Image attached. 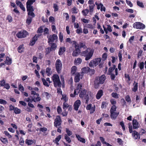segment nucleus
Listing matches in <instances>:
<instances>
[{"instance_id":"obj_48","label":"nucleus","mask_w":146,"mask_h":146,"mask_svg":"<svg viewBox=\"0 0 146 146\" xmlns=\"http://www.w3.org/2000/svg\"><path fill=\"white\" fill-rule=\"evenodd\" d=\"M108 56L107 54L106 53H104L102 55V58L103 61L105 60L107 58Z\"/></svg>"},{"instance_id":"obj_50","label":"nucleus","mask_w":146,"mask_h":146,"mask_svg":"<svg viewBox=\"0 0 146 146\" xmlns=\"http://www.w3.org/2000/svg\"><path fill=\"white\" fill-rule=\"evenodd\" d=\"M75 41V40L72 41L70 38H67L66 40V42H68L70 44L72 43L73 45H74V44L73 41Z\"/></svg>"},{"instance_id":"obj_49","label":"nucleus","mask_w":146,"mask_h":146,"mask_svg":"<svg viewBox=\"0 0 146 146\" xmlns=\"http://www.w3.org/2000/svg\"><path fill=\"white\" fill-rule=\"evenodd\" d=\"M57 111L58 113L60 114H61L62 112V110L61 107H60V106H58L57 107Z\"/></svg>"},{"instance_id":"obj_38","label":"nucleus","mask_w":146,"mask_h":146,"mask_svg":"<svg viewBox=\"0 0 146 146\" xmlns=\"http://www.w3.org/2000/svg\"><path fill=\"white\" fill-rule=\"evenodd\" d=\"M23 50V45H22L19 46L18 48V51L19 53L22 52Z\"/></svg>"},{"instance_id":"obj_59","label":"nucleus","mask_w":146,"mask_h":146,"mask_svg":"<svg viewBox=\"0 0 146 146\" xmlns=\"http://www.w3.org/2000/svg\"><path fill=\"white\" fill-rule=\"evenodd\" d=\"M110 102L111 104L113 105H115L116 102L115 99H111L110 100Z\"/></svg>"},{"instance_id":"obj_4","label":"nucleus","mask_w":146,"mask_h":146,"mask_svg":"<svg viewBox=\"0 0 146 146\" xmlns=\"http://www.w3.org/2000/svg\"><path fill=\"white\" fill-rule=\"evenodd\" d=\"M52 79L55 87H60L61 86V82L58 75L56 74H54L53 75Z\"/></svg>"},{"instance_id":"obj_44","label":"nucleus","mask_w":146,"mask_h":146,"mask_svg":"<svg viewBox=\"0 0 146 146\" xmlns=\"http://www.w3.org/2000/svg\"><path fill=\"white\" fill-rule=\"evenodd\" d=\"M19 89L22 93L23 92L24 88L23 86L21 84H19Z\"/></svg>"},{"instance_id":"obj_56","label":"nucleus","mask_w":146,"mask_h":146,"mask_svg":"<svg viewBox=\"0 0 146 146\" xmlns=\"http://www.w3.org/2000/svg\"><path fill=\"white\" fill-rule=\"evenodd\" d=\"M139 67L141 70L143 69L144 67V63L143 62H140Z\"/></svg>"},{"instance_id":"obj_18","label":"nucleus","mask_w":146,"mask_h":146,"mask_svg":"<svg viewBox=\"0 0 146 146\" xmlns=\"http://www.w3.org/2000/svg\"><path fill=\"white\" fill-rule=\"evenodd\" d=\"M110 113V117L111 119H115L119 114V112H112Z\"/></svg>"},{"instance_id":"obj_2","label":"nucleus","mask_w":146,"mask_h":146,"mask_svg":"<svg viewBox=\"0 0 146 146\" xmlns=\"http://www.w3.org/2000/svg\"><path fill=\"white\" fill-rule=\"evenodd\" d=\"M85 50L82 52L81 55L82 56L85 57V60L87 61L90 59L92 57L94 52V50L90 47L87 48Z\"/></svg>"},{"instance_id":"obj_24","label":"nucleus","mask_w":146,"mask_h":146,"mask_svg":"<svg viewBox=\"0 0 146 146\" xmlns=\"http://www.w3.org/2000/svg\"><path fill=\"white\" fill-rule=\"evenodd\" d=\"M138 122L136 119H133V129H136L138 127Z\"/></svg>"},{"instance_id":"obj_13","label":"nucleus","mask_w":146,"mask_h":146,"mask_svg":"<svg viewBox=\"0 0 146 146\" xmlns=\"http://www.w3.org/2000/svg\"><path fill=\"white\" fill-rule=\"evenodd\" d=\"M41 35V34H36L32 38V40L30 41V45L31 46L35 44L38 38Z\"/></svg>"},{"instance_id":"obj_19","label":"nucleus","mask_w":146,"mask_h":146,"mask_svg":"<svg viewBox=\"0 0 146 146\" xmlns=\"http://www.w3.org/2000/svg\"><path fill=\"white\" fill-rule=\"evenodd\" d=\"M81 104V102L80 100H77L75 102L74 105V109L77 111Z\"/></svg>"},{"instance_id":"obj_43","label":"nucleus","mask_w":146,"mask_h":146,"mask_svg":"<svg viewBox=\"0 0 146 146\" xmlns=\"http://www.w3.org/2000/svg\"><path fill=\"white\" fill-rule=\"evenodd\" d=\"M66 132L67 133L66 134L69 136H70L72 134V132L70 131L68 128L66 129Z\"/></svg>"},{"instance_id":"obj_25","label":"nucleus","mask_w":146,"mask_h":146,"mask_svg":"<svg viewBox=\"0 0 146 146\" xmlns=\"http://www.w3.org/2000/svg\"><path fill=\"white\" fill-rule=\"evenodd\" d=\"M74 62L75 65H78L82 62V60L81 58H78L75 59Z\"/></svg>"},{"instance_id":"obj_20","label":"nucleus","mask_w":146,"mask_h":146,"mask_svg":"<svg viewBox=\"0 0 146 146\" xmlns=\"http://www.w3.org/2000/svg\"><path fill=\"white\" fill-rule=\"evenodd\" d=\"M138 83L137 82H136L135 81H134L133 84V87L132 88V91L135 92L138 90Z\"/></svg>"},{"instance_id":"obj_33","label":"nucleus","mask_w":146,"mask_h":146,"mask_svg":"<svg viewBox=\"0 0 146 146\" xmlns=\"http://www.w3.org/2000/svg\"><path fill=\"white\" fill-rule=\"evenodd\" d=\"M125 101L129 104L131 102V100L130 96L129 95H127L125 97Z\"/></svg>"},{"instance_id":"obj_9","label":"nucleus","mask_w":146,"mask_h":146,"mask_svg":"<svg viewBox=\"0 0 146 146\" xmlns=\"http://www.w3.org/2000/svg\"><path fill=\"white\" fill-rule=\"evenodd\" d=\"M73 42L74 46L80 50L82 48H83L84 49H85L87 48V47L85 43L83 42L82 41L80 42L78 44L77 43L76 41H73Z\"/></svg>"},{"instance_id":"obj_63","label":"nucleus","mask_w":146,"mask_h":146,"mask_svg":"<svg viewBox=\"0 0 146 146\" xmlns=\"http://www.w3.org/2000/svg\"><path fill=\"white\" fill-rule=\"evenodd\" d=\"M6 84L5 81L4 79H3L0 81V85L1 86L3 87Z\"/></svg>"},{"instance_id":"obj_30","label":"nucleus","mask_w":146,"mask_h":146,"mask_svg":"<svg viewBox=\"0 0 146 146\" xmlns=\"http://www.w3.org/2000/svg\"><path fill=\"white\" fill-rule=\"evenodd\" d=\"M90 68L88 67H84L82 69V72L81 73H82V74H83V73H87L89 71Z\"/></svg>"},{"instance_id":"obj_11","label":"nucleus","mask_w":146,"mask_h":146,"mask_svg":"<svg viewBox=\"0 0 146 146\" xmlns=\"http://www.w3.org/2000/svg\"><path fill=\"white\" fill-rule=\"evenodd\" d=\"M134 28L137 29H143L145 28V25L140 22H136L133 24Z\"/></svg>"},{"instance_id":"obj_28","label":"nucleus","mask_w":146,"mask_h":146,"mask_svg":"<svg viewBox=\"0 0 146 146\" xmlns=\"http://www.w3.org/2000/svg\"><path fill=\"white\" fill-rule=\"evenodd\" d=\"M5 64L7 65H10L12 63V60L9 57H7L5 61Z\"/></svg>"},{"instance_id":"obj_36","label":"nucleus","mask_w":146,"mask_h":146,"mask_svg":"<svg viewBox=\"0 0 146 146\" xmlns=\"http://www.w3.org/2000/svg\"><path fill=\"white\" fill-rule=\"evenodd\" d=\"M64 138L68 143H70L71 141L70 138L68 137V136L66 134H65L64 135Z\"/></svg>"},{"instance_id":"obj_45","label":"nucleus","mask_w":146,"mask_h":146,"mask_svg":"<svg viewBox=\"0 0 146 146\" xmlns=\"http://www.w3.org/2000/svg\"><path fill=\"white\" fill-rule=\"evenodd\" d=\"M69 106V105L68 104L66 103V102H64L63 103L62 107H63V108L64 110H66V109Z\"/></svg>"},{"instance_id":"obj_61","label":"nucleus","mask_w":146,"mask_h":146,"mask_svg":"<svg viewBox=\"0 0 146 146\" xmlns=\"http://www.w3.org/2000/svg\"><path fill=\"white\" fill-rule=\"evenodd\" d=\"M37 55L38 58L41 59L43 57V55L41 53H37Z\"/></svg>"},{"instance_id":"obj_60","label":"nucleus","mask_w":146,"mask_h":146,"mask_svg":"<svg viewBox=\"0 0 146 146\" xmlns=\"http://www.w3.org/2000/svg\"><path fill=\"white\" fill-rule=\"evenodd\" d=\"M53 8L54 9L55 12L57 11L58 10V6L56 4H54Z\"/></svg>"},{"instance_id":"obj_6","label":"nucleus","mask_w":146,"mask_h":146,"mask_svg":"<svg viewBox=\"0 0 146 146\" xmlns=\"http://www.w3.org/2000/svg\"><path fill=\"white\" fill-rule=\"evenodd\" d=\"M31 94L33 95L32 97V100L35 102H36L40 101L41 100V98L39 97V95L38 93H36L34 90H32L31 91Z\"/></svg>"},{"instance_id":"obj_8","label":"nucleus","mask_w":146,"mask_h":146,"mask_svg":"<svg viewBox=\"0 0 146 146\" xmlns=\"http://www.w3.org/2000/svg\"><path fill=\"white\" fill-rule=\"evenodd\" d=\"M55 67L56 71L58 73H60L62 67V64L61 61L59 59H58L55 62Z\"/></svg>"},{"instance_id":"obj_1","label":"nucleus","mask_w":146,"mask_h":146,"mask_svg":"<svg viewBox=\"0 0 146 146\" xmlns=\"http://www.w3.org/2000/svg\"><path fill=\"white\" fill-rule=\"evenodd\" d=\"M36 0H28L26 3V8L28 15L35 17V14L33 13L34 9L32 5L35 2Z\"/></svg>"},{"instance_id":"obj_51","label":"nucleus","mask_w":146,"mask_h":146,"mask_svg":"<svg viewBox=\"0 0 146 146\" xmlns=\"http://www.w3.org/2000/svg\"><path fill=\"white\" fill-rule=\"evenodd\" d=\"M0 140L4 143L8 142V141L6 138L1 137L0 138Z\"/></svg>"},{"instance_id":"obj_32","label":"nucleus","mask_w":146,"mask_h":146,"mask_svg":"<svg viewBox=\"0 0 146 146\" xmlns=\"http://www.w3.org/2000/svg\"><path fill=\"white\" fill-rule=\"evenodd\" d=\"M86 91L85 90H84L81 91L79 94V97L81 98H83L86 94Z\"/></svg>"},{"instance_id":"obj_39","label":"nucleus","mask_w":146,"mask_h":146,"mask_svg":"<svg viewBox=\"0 0 146 146\" xmlns=\"http://www.w3.org/2000/svg\"><path fill=\"white\" fill-rule=\"evenodd\" d=\"M90 12L88 9H86L82 10V12L83 15L86 16H87V14Z\"/></svg>"},{"instance_id":"obj_3","label":"nucleus","mask_w":146,"mask_h":146,"mask_svg":"<svg viewBox=\"0 0 146 146\" xmlns=\"http://www.w3.org/2000/svg\"><path fill=\"white\" fill-rule=\"evenodd\" d=\"M106 79V76L104 75H103L100 77H96L94 82V88L96 89L98 88L100 84H102L104 83Z\"/></svg>"},{"instance_id":"obj_15","label":"nucleus","mask_w":146,"mask_h":146,"mask_svg":"<svg viewBox=\"0 0 146 146\" xmlns=\"http://www.w3.org/2000/svg\"><path fill=\"white\" fill-rule=\"evenodd\" d=\"M83 75L82 73H77L75 74V76L74 78V81L76 82H78L80 78H82Z\"/></svg>"},{"instance_id":"obj_16","label":"nucleus","mask_w":146,"mask_h":146,"mask_svg":"<svg viewBox=\"0 0 146 146\" xmlns=\"http://www.w3.org/2000/svg\"><path fill=\"white\" fill-rule=\"evenodd\" d=\"M82 84L80 83L78 84L76 88L74 90V94H78L82 89Z\"/></svg>"},{"instance_id":"obj_42","label":"nucleus","mask_w":146,"mask_h":146,"mask_svg":"<svg viewBox=\"0 0 146 146\" xmlns=\"http://www.w3.org/2000/svg\"><path fill=\"white\" fill-rule=\"evenodd\" d=\"M14 110V112L16 114H19L21 112V110L17 107H15Z\"/></svg>"},{"instance_id":"obj_64","label":"nucleus","mask_w":146,"mask_h":146,"mask_svg":"<svg viewBox=\"0 0 146 146\" xmlns=\"http://www.w3.org/2000/svg\"><path fill=\"white\" fill-rule=\"evenodd\" d=\"M64 111L61 114L63 117L66 116L68 114V112L66 111V110H64Z\"/></svg>"},{"instance_id":"obj_14","label":"nucleus","mask_w":146,"mask_h":146,"mask_svg":"<svg viewBox=\"0 0 146 146\" xmlns=\"http://www.w3.org/2000/svg\"><path fill=\"white\" fill-rule=\"evenodd\" d=\"M115 69V75H117L118 74V70L117 68H115V65H113L112 67H110L108 70V74L110 75L112 73L113 71Z\"/></svg>"},{"instance_id":"obj_7","label":"nucleus","mask_w":146,"mask_h":146,"mask_svg":"<svg viewBox=\"0 0 146 146\" xmlns=\"http://www.w3.org/2000/svg\"><path fill=\"white\" fill-rule=\"evenodd\" d=\"M48 42L49 44H51L53 42H56L58 40L57 36L55 34L48 36Z\"/></svg>"},{"instance_id":"obj_54","label":"nucleus","mask_w":146,"mask_h":146,"mask_svg":"<svg viewBox=\"0 0 146 146\" xmlns=\"http://www.w3.org/2000/svg\"><path fill=\"white\" fill-rule=\"evenodd\" d=\"M63 35L61 32L59 33V40L61 42H62L63 40Z\"/></svg>"},{"instance_id":"obj_17","label":"nucleus","mask_w":146,"mask_h":146,"mask_svg":"<svg viewBox=\"0 0 146 146\" xmlns=\"http://www.w3.org/2000/svg\"><path fill=\"white\" fill-rule=\"evenodd\" d=\"M75 49L73 50L72 55L73 56H76L79 55L80 53V50L74 46Z\"/></svg>"},{"instance_id":"obj_58","label":"nucleus","mask_w":146,"mask_h":146,"mask_svg":"<svg viewBox=\"0 0 146 146\" xmlns=\"http://www.w3.org/2000/svg\"><path fill=\"white\" fill-rule=\"evenodd\" d=\"M121 52H122L121 51H119V52L118 54V56L119 57V59L120 61H121L122 59Z\"/></svg>"},{"instance_id":"obj_46","label":"nucleus","mask_w":146,"mask_h":146,"mask_svg":"<svg viewBox=\"0 0 146 146\" xmlns=\"http://www.w3.org/2000/svg\"><path fill=\"white\" fill-rule=\"evenodd\" d=\"M96 5L97 6V9L98 10L100 9L101 8V4H102L101 3H99L97 1H96L95 3Z\"/></svg>"},{"instance_id":"obj_26","label":"nucleus","mask_w":146,"mask_h":146,"mask_svg":"<svg viewBox=\"0 0 146 146\" xmlns=\"http://www.w3.org/2000/svg\"><path fill=\"white\" fill-rule=\"evenodd\" d=\"M46 73L48 76H50L52 73V71L51 68L47 67L46 70Z\"/></svg>"},{"instance_id":"obj_37","label":"nucleus","mask_w":146,"mask_h":146,"mask_svg":"<svg viewBox=\"0 0 146 146\" xmlns=\"http://www.w3.org/2000/svg\"><path fill=\"white\" fill-rule=\"evenodd\" d=\"M62 137V136L61 135H60L58 136L56 138L55 141L56 142V143L57 145H58L59 144L58 143V142L59 141L60 139Z\"/></svg>"},{"instance_id":"obj_35","label":"nucleus","mask_w":146,"mask_h":146,"mask_svg":"<svg viewBox=\"0 0 146 146\" xmlns=\"http://www.w3.org/2000/svg\"><path fill=\"white\" fill-rule=\"evenodd\" d=\"M117 108V107L116 105H113L111 108L110 110V112L115 111L116 110Z\"/></svg>"},{"instance_id":"obj_57","label":"nucleus","mask_w":146,"mask_h":146,"mask_svg":"<svg viewBox=\"0 0 146 146\" xmlns=\"http://www.w3.org/2000/svg\"><path fill=\"white\" fill-rule=\"evenodd\" d=\"M111 96L113 98H118V95L116 93L113 92L111 94Z\"/></svg>"},{"instance_id":"obj_47","label":"nucleus","mask_w":146,"mask_h":146,"mask_svg":"<svg viewBox=\"0 0 146 146\" xmlns=\"http://www.w3.org/2000/svg\"><path fill=\"white\" fill-rule=\"evenodd\" d=\"M3 133L5 134L6 136H7L9 138H12V136L7 131H4Z\"/></svg>"},{"instance_id":"obj_22","label":"nucleus","mask_w":146,"mask_h":146,"mask_svg":"<svg viewBox=\"0 0 146 146\" xmlns=\"http://www.w3.org/2000/svg\"><path fill=\"white\" fill-rule=\"evenodd\" d=\"M66 50V48L65 47L62 46L60 47L58 51V54L60 56L63 55Z\"/></svg>"},{"instance_id":"obj_40","label":"nucleus","mask_w":146,"mask_h":146,"mask_svg":"<svg viewBox=\"0 0 146 146\" xmlns=\"http://www.w3.org/2000/svg\"><path fill=\"white\" fill-rule=\"evenodd\" d=\"M26 143L28 145H31L34 142L32 140L27 139L25 141Z\"/></svg>"},{"instance_id":"obj_21","label":"nucleus","mask_w":146,"mask_h":146,"mask_svg":"<svg viewBox=\"0 0 146 146\" xmlns=\"http://www.w3.org/2000/svg\"><path fill=\"white\" fill-rule=\"evenodd\" d=\"M132 135L133 138L135 139H139L140 138L139 134L135 131H133Z\"/></svg>"},{"instance_id":"obj_27","label":"nucleus","mask_w":146,"mask_h":146,"mask_svg":"<svg viewBox=\"0 0 146 146\" xmlns=\"http://www.w3.org/2000/svg\"><path fill=\"white\" fill-rule=\"evenodd\" d=\"M76 135L77 138L80 141L84 143H85V140L84 139L81 137L79 135L76 134Z\"/></svg>"},{"instance_id":"obj_31","label":"nucleus","mask_w":146,"mask_h":146,"mask_svg":"<svg viewBox=\"0 0 146 146\" xmlns=\"http://www.w3.org/2000/svg\"><path fill=\"white\" fill-rule=\"evenodd\" d=\"M29 16L27 18L26 20V23L28 24V25H29L32 22V18L34 17H33L31 16Z\"/></svg>"},{"instance_id":"obj_52","label":"nucleus","mask_w":146,"mask_h":146,"mask_svg":"<svg viewBox=\"0 0 146 146\" xmlns=\"http://www.w3.org/2000/svg\"><path fill=\"white\" fill-rule=\"evenodd\" d=\"M51 45L50 48L51 49H54L56 48L57 47V45L56 44L52 42L51 43Z\"/></svg>"},{"instance_id":"obj_29","label":"nucleus","mask_w":146,"mask_h":146,"mask_svg":"<svg viewBox=\"0 0 146 146\" xmlns=\"http://www.w3.org/2000/svg\"><path fill=\"white\" fill-rule=\"evenodd\" d=\"M77 68L76 66H73L71 68V73L72 75H74L76 72Z\"/></svg>"},{"instance_id":"obj_12","label":"nucleus","mask_w":146,"mask_h":146,"mask_svg":"<svg viewBox=\"0 0 146 146\" xmlns=\"http://www.w3.org/2000/svg\"><path fill=\"white\" fill-rule=\"evenodd\" d=\"M62 123V120L61 117L59 115L56 116V118L54 120V125L55 127H57L61 125Z\"/></svg>"},{"instance_id":"obj_53","label":"nucleus","mask_w":146,"mask_h":146,"mask_svg":"<svg viewBox=\"0 0 146 146\" xmlns=\"http://www.w3.org/2000/svg\"><path fill=\"white\" fill-rule=\"evenodd\" d=\"M72 13H78V10L75 7H74L72 9Z\"/></svg>"},{"instance_id":"obj_34","label":"nucleus","mask_w":146,"mask_h":146,"mask_svg":"<svg viewBox=\"0 0 146 146\" xmlns=\"http://www.w3.org/2000/svg\"><path fill=\"white\" fill-rule=\"evenodd\" d=\"M42 80L43 82V85L46 87H49V84H48V83L46 81V80L44 78H42Z\"/></svg>"},{"instance_id":"obj_41","label":"nucleus","mask_w":146,"mask_h":146,"mask_svg":"<svg viewBox=\"0 0 146 146\" xmlns=\"http://www.w3.org/2000/svg\"><path fill=\"white\" fill-rule=\"evenodd\" d=\"M95 6V5H89V10L90 13L93 12L94 10V8Z\"/></svg>"},{"instance_id":"obj_5","label":"nucleus","mask_w":146,"mask_h":146,"mask_svg":"<svg viewBox=\"0 0 146 146\" xmlns=\"http://www.w3.org/2000/svg\"><path fill=\"white\" fill-rule=\"evenodd\" d=\"M101 58H98L91 60L89 64V66L91 68H94L100 62Z\"/></svg>"},{"instance_id":"obj_55","label":"nucleus","mask_w":146,"mask_h":146,"mask_svg":"<svg viewBox=\"0 0 146 146\" xmlns=\"http://www.w3.org/2000/svg\"><path fill=\"white\" fill-rule=\"evenodd\" d=\"M137 4L138 5L141 7L143 8L144 7V5L143 3L139 1H137Z\"/></svg>"},{"instance_id":"obj_10","label":"nucleus","mask_w":146,"mask_h":146,"mask_svg":"<svg viewBox=\"0 0 146 146\" xmlns=\"http://www.w3.org/2000/svg\"><path fill=\"white\" fill-rule=\"evenodd\" d=\"M28 35L27 32L25 30H22L16 34L17 36L19 38L26 37Z\"/></svg>"},{"instance_id":"obj_62","label":"nucleus","mask_w":146,"mask_h":146,"mask_svg":"<svg viewBox=\"0 0 146 146\" xmlns=\"http://www.w3.org/2000/svg\"><path fill=\"white\" fill-rule=\"evenodd\" d=\"M43 29L42 27H39L37 31L38 33H41L43 32Z\"/></svg>"},{"instance_id":"obj_23","label":"nucleus","mask_w":146,"mask_h":146,"mask_svg":"<svg viewBox=\"0 0 146 146\" xmlns=\"http://www.w3.org/2000/svg\"><path fill=\"white\" fill-rule=\"evenodd\" d=\"M103 92L102 90H99L96 95V98L98 100H99L101 97L103 95Z\"/></svg>"}]
</instances>
